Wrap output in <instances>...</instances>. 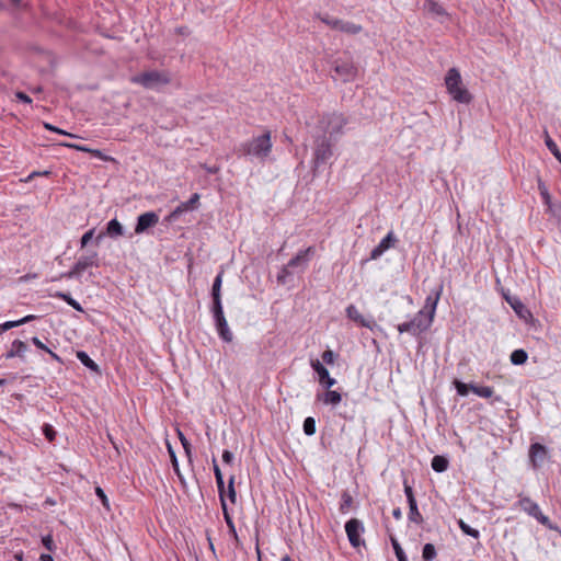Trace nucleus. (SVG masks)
I'll list each match as a JSON object with an SVG mask.
<instances>
[{"label":"nucleus","instance_id":"obj_1","mask_svg":"<svg viewBox=\"0 0 561 561\" xmlns=\"http://www.w3.org/2000/svg\"><path fill=\"white\" fill-rule=\"evenodd\" d=\"M345 124L346 121L341 114L332 113L322 117L318 126L323 131V140L318 145V164L332 157V147L335 145L337 136L342 134Z\"/></svg>","mask_w":561,"mask_h":561},{"label":"nucleus","instance_id":"obj_2","mask_svg":"<svg viewBox=\"0 0 561 561\" xmlns=\"http://www.w3.org/2000/svg\"><path fill=\"white\" fill-rule=\"evenodd\" d=\"M445 84L447 92L458 103L469 104L472 101V95L462 87L461 76L458 69L450 68L445 77Z\"/></svg>","mask_w":561,"mask_h":561},{"label":"nucleus","instance_id":"obj_3","mask_svg":"<svg viewBox=\"0 0 561 561\" xmlns=\"http://www.w3.org/2000/svg\"><path fill=\"white\" fill-rule=\"evenodd\" d=\"M271 131H265L252 140L241 144L238 152L243 156H254L260 159H265L271 153Z\"/></svg>","mask_w":561,"mask_h":561},{"label":"nucleus","instance_id":"obj_4","mask_svg":"<svg viewBox=\"0 0 561 561\" xmlns=\"http://www.w3.org/2000/svg\"><path fill=\"white\" fill-rule=\"evenodd\" d=\"M331 71V76L334 80H340L341 82L346 83L356 79L358 68L354 64L353 58L345 55L333 60Z\"/></svg>","mask_w":561,"mask_h":561},{"label":"nucleus","instance_id":"obj_5","mask_svg":"<svg viewBox=\"0 0 561 561\" xmlns=\"http://www.w3.org/2000/svg\"><path fill=\"white\" fill-rule=\"evenodd\" d=\"M130 81L144 87L145 89L153 90L169 84L171 82V78L168 72L150 70L133 76Z\"/></svg>","mask_w":561,"mask_h":561},{"label":"nucleus","instance_id":"obj_6","mask_svg":"<svg viewBox=\"0 0 561 561\" xmlns=\"http://www.w3.org/2000/svg\"><path fill=\"white\" fill-rule=\"evenodd\" d=\"M516 506H518L523 512L534 517L539 524L547 527L550 530L559 531V527L551 523L548 516L542 514L539 505L534 502L529 496H525L519 494L518 501L516 502Z\"/></svg>","mask_w":561,"mask_h":561},{"label":"nucleus","instance_id":"obj_7","mask_svg":"<svg viewBox=\"0 0 561 561\" xmlns=\"http://www.w3.org/2000/svg\"><path fill=\"white\" fill-rule=\"evenodd\" d=\"M432 322L425 317L424 310H420L412 320L398 324L399 333H410L413 336H420L426 332Z\"/></svg>","mask_w":561,"mask_h":561},{"label":"nucleus","instance_id":"obj_8","mask_svg":"<svg viewBox=\"0 0 561 561\" xmlns=\"http://www.w3.org/2000/svg\"><path fill=\"white\" fill-rule=\"evenodd\" d=\"M99 267L100 260L98 252L93 251L89 255H82L78 259L70 271L62 273L61 277L65 278H78L87 268Z\"/></svg>","mask_w":561,"mask_h":561},{"label":"nucleus","instance_id":"obj_9","mask_svg":"<svg viewBox=\"0 0 561 561\" xmlns=\"http://www.w3.org/2000/svg\"><path fill=\"white\" fill-rule=\"evenodd\" d=\"M364 531V524L357 518H351L345 523V533L347 535V539L351 546L355 549L359 548L360 546H366L365 540L362 538Z\"/></svg>","mask_w":561,"mask_h":561},{"label":"nucleus","instance_id":"obj_10","mask_svg":"<svg viewBox=\"0 0 561 561\" xmlns=\"http://www.w3.org/2000/svg\"><path fill=\"white\" fill-rule=\"evenodd\" d=\"M312 248H308L306 251H300L296 256L289 260L288 264L285 265L277 275L279 284H285L288 275L291 274V270L304 267L309 261V253Z\"/></svg>","mask_w":561,"mask_h":561},{"label":"nucleus","instance_id":"obj_11","mask_svg":"<svg viewBox=\"0 0 561 561\" xmlns=\"http://www.w3.org/2000/svg\"><path fill=\"white\" fill-rule=\"evenodd\" d=\"M403 486H404V494L407 496V501H408V504H409L408 518H409V520L411 523H414L416 525H422L424 523V518H423L422 514L419 511L417 502H416V499L414 496L413 489L408 483V480L403 481Z\"/></svg>","mask_w":561,"mask_h":561},{"label":"nucleus","instance_id":"obj_12","mask_svg":"<svg viewBox=\"0 0 561 561\" xmlns=\"http://www.w3.org/2000/svg\"><path fill=\"white\" fill-rule=\"evenodd\" d=\"M528 457L531 468L538 470L548 460V448L540 443H533L529 447Z\"/></svg>","mask_w":561,"mask_h":561},{"label":"nucleus","instance_id":"obj_13","mask_svg":"<svg viewBox=\"0 0 561 561\" xmlns=\"http://www.w3.org/2000/svg\"><path fill=\"white\" fill-rule=\"evenodd\" d=\"M321 21L323 23H325L327 25H329L333 30H337L343 33H347V34H352V35L358 34L363 30V27L358 24H355V23H352L348 21H343L340 19L325 16V18H322Z\"/></svg>","mask_w":561,"mask_h":561},{"label":"nucleus","instance_id":"obj_14","mask_svg":"<svg viewBox=\"0 0 561 561\" xmlns=\"http://www.w3.org/2000/svg\"><path fill=\"white\" fill-rule=\"evenodd\" d=\"M443 293V284L432 291L425 299V304L422 310H424L425 317L433 323L436 313L437 304Z\"/></svg>","mask_w":561,"mask_h":561},{"label":"nucleus","instance_id":"obj_15","mask_svg":"<svg viewBox=\"0 0 561 561\" xmlns=\"http://www.w3.org/2000/svg\"><path fill=\"white\" fill-rule=\"evenodd\" d=\"M159 221V216L154 211H147L138 216L135 226V233L140 234L149 228L156 226Z\"/></svg>","mask_w":561,"mask_h":561},{"label":"nucleus","instance_id":"obj_16","mask_svg":"<svg viewBox=\"0 0 561 561\" xmlns=\"http://www.w3.org/2000/svg\"><path fill=\"white\" fill-rule=\"evenodd\" d=\"M398 242L393 231H389L388 234L376 245L370 252V260L379 259L387 250L393 248Z\"/></svg>","mask_w":561,"mask_h":561},{"label":"nucleus","instance_id":"obj_17","mask_svg":"<svg viewBox=\"0 0 561 561\" xmlns=\"http://www.w3.org/2000/svg\"><path fill=\"white\" fill-rule=\"evenodd\" d=\"M318 383L325 390L331 389L336 380L330 376L328 368L318 359Z\"/></svg>","mask_w":561,"mask_h":561},{"label":"nucleus","instance_id":"obj_18","mask_svg":"<svg viewBox=\"0 0 561 561\" xmlns=\"http://www.w3.org/2000/svg\"><path fill=\"white\" fill-rule=\"evenodd\" d=\"M221 505V510H222V515H224V519L228 526V529H229V534L232 536L234 542H236V546L238 547L239 543H240V540H239V537H238V534H237V530H236V526H234V523H233V519L228 511V506H227V502L226 500H222V503L220 504Z\"/></svg>","mask_w":561,"mask_h":561},{"label":"nucleus","instance_id":"obj_19","mask_svg":"<svg viewBox=\"0 0 561 561\" xmlns=\"http://www.w3.org/2000/svg\"><path fill=\"white\" fill-rule=\"evenodd\" d=\"M538 190L541 196L543 204L547 206V211L553 214L556 211L557 205L552 204L551 195L541 179H538Z\"/></svg>","mask_w":561,"mask_h":561},{"label":"nucleus","instance_id":"obj_20","mask_svg":"<svg viewBox=\"0 0 561 561\" xmlns=\"http://www.w3.org/2000/svg\"><path fill=\"white\" fill-rule=\"evenodd\" d=\"M213 468H214V474H215L216 483H217V488H218L219 500H220V504H221L222 500H226L225 499L226 489H225L224 476H222V472L217 463L216 458H213Z\"/></svg>","mask_w":561,"mask_h":561},{"label":"nucleus","instance_id":"obj_21","mask_svg":"<svg viewBox=\"0 0 561 561\" xmlns=\"http://www.w3.org/2000/svg\"><path fill=\"white\" fill-rule=\"evenodd\" d=\"M318 401H322L328 405H337L342 401V394L337 390H325V392L320 397L318 396Z\"/></svg>","mask_w":561,"mask_h":561},{"label":"nucleus","instance_id":"obj_22","mask_svg":"<svg viewBox=\"0 0 561 561\" xmlns=\"http://www.w3.org/2000/svg\"><path fill=\"white\" fill-rule=\"evenodd\" d=\"M346 314L351 320L358 323L360 327L371 329V322L365 320V318L360 314L354 305H350L346 308Z\"/></svg>","mask_w":561,"mask_h":561},{"label":"nucleus","instance_id":"obj_23","mask_svg":"<svg viewBox=\"0 0 561 561\" xmlns=\"http://www.w3.org/2000/svg\"><path fill=\"white\" fill-rule=\"evenodd\" d=\"M27 351V345L26 343H24L23 341L21 340H14L12 342V347L9 352H7V354L4 355V357L7 359L9 358H13V357H23V354Z\"/></svg>","mask_w":561,"mask_h":561},{"label":"nucleus","instance_id":"obj_24","mask_svg":"<svg viewBox=\"0 0 561 561\" xmlns=\"http://www.w3.org/2000/svg\"><path fill=\"white\" fill-rule=\"evenodd\" d=\"M77 358L87 368L91 369L96 374H101L99 365L84 351H78Z\"/></svg>","mask_w":561,"mask_h":561},{"label":"nucleus","instance_id":"obj_25","mask_svg":"<svg viewBox=\"0 0 561 561\" xmlns=\"http://www.w3.org/2000/svg\"><path fill=\"white\" fill-rule=\"evenodd\" d=\"M431 466L435 472L442 473L448 469L449 461L445 456L436 455L432 458Z\"/></svg>","mask_w":561,"mask_h":561},{"label":"nucleus","instance_id":"obj_26","mask_svg":"<svg viewBox=\"0 0 561 561\" xmlns=\"http://www.w3.org/2000/svg\"><path fill=\"white\" fill-rule=\"evenodd\" d=\"M222 275H224V272L221 271L214 279V283L211 286L213 302H221Z\"/></svg>","mask_w":561,"mask_h":561},{"label":"nucleus","instance_id":"obj_27","mask_svg":"<svg viewBox=\"0 0 561 561\" xmlns=\"http://www.w3.org/2000/svg\"><path fill=\"white\" fill-rule=\"evenodd\" d=\"M62 146H66V147H69V148H73L76 150H79V151H83V152H90L92 156L96 157V158H100L102 160H111L112 158L105 156L101 150L99 149H90V148H87L84 146H80V145H75V144H67V142H62L61 144Z\"/></svg>","mask_w":561,"mask_h":561},{"label":"nucleus","instance_id":"obj_28","mask_svg":"<svg viewBox=\"0 0 561 561\" xmlns=\"http://www.w3.org/2000/svg\"><path fill=\"white\" fill-rule=\"evenodd\" d=\"M124 233V228L122 226V224L116 219H112L107 222L106 225V234L110 236L111 238H116V237H119V236H123Z\"/></svg>","mask_w":561,"mask_h":561},{"label":"nucleus","instance_id":"obj_29","mask_svg":"<svg viewBox=\"0 0 561 561\" xmlns=\"http://www.w3.org/2000/svg\"><path fill=\"white\" fill-rule=\"evenodd\" d=\"M168 450H169V454H170V459H171V463H172L173 470H174L175 474L178 476L182 486L186 488V481H185L183 474L181 473L176 455H175V453L172 449L170 444H168Z\"/></svg>","mask_w":561,"mask_h":561},{"label":"nucleus","instance_id":"obj_30","mask_svg":"<svg viewBox=\"0 0 561 561\" xmlns=\"http://www.w3.org/2000/svg\"><path fill=\"white\" fill-rule=\"evenodd\" d=\"M53 296L64 300L75 310L83 312L82 306L77 300H75L69 293L56 291Z\"/></svg>","mask_w":561,"mask_h":561},{"label":"nucleus","instance_id":"obj_31","mask_svg":"<svg viewBox=\"0 0 561 561\" xmlns=\"http://www.w3.org/2000/svg\"><path fill=\"white\" fill-rule=\"evenodd\" d=\"M424 10L435 15H447L446 10L438 2L434 0H425L423 4Z\"/></svg>","mask_w":561,"mask_h":561},{"label":"nucleus","instance_id":"obj_32","mask_svg":"<svg viewBox=\"0 0 561 561\" xmlns=\"http://www.w3.org/2000/svg\"><path fill=\"white\" fill-rule=\"evenodd\" d=\"M510 359L513 365H524L528 359V354L525 350L518 348L512 352Z\"/></svg>","mask_w":561,"mask_h":561},{"label":"nucleus","instance_id":"obj_33","mask_svg":"<svg viewBox=\"0 0 561 561\" xmlns=\"http://www.w3.org/2000/svg\"><path fill=\"white\" fill-rule=\"evenodd\" d=\"M470 389L474 394L485 399L491 398L494 393L493 388L489 386H478L474 383H470Z\"/></svg>","mask_w":561,"mask_h":561},{"label":"nucleus","instance_id":"obj_34","mask_svg":"<svg viewBox=\"0 0 561 561\" xmlns=\"http://www.w3.org/2000/svg\"><path fill=\"white\" fill-rule=\"evenodd\" d=\"M199 194L198 193H194L188 201L186 202H183L181 203L178 207L180 209H182V213L184 211H188V210H194L197 208L198 206V203H199Z\"/></svg>","mask_w":561,"mask_h":561},{"label":"nucleus","instance_id":"obj_35","mask_svg":"<svg viewBox=\"0 0 561 561\" xmlns=\"http://www.w3.org/2000/svg\"><path fill=\"white\" fill-rule=\"evenodd\" d=\"M215 324H216V328H217V331H218L219 336H220L225 342H231V341H232V333H231V332H230V330H229V327H228L227 320L221 321V322H217V323H215Z\"/></svg>","mask_w":561,"mask_h":561},{"label":"nucleus","instance_id":"obj_36","mask_svg":"<svg viewBox=\"0 0 561 561\" xmlns=\"http://www.w3.org/2000/svg\"><path fill=\"white\" fill-rule=\"evenodd\" d=\"M545 144L547 146V148L549 149V151L554 156V158L561 162V151L558 147V145L552 140V138L548 135V133H546V137H545Z\"/></svg>","mask_w":561,"mask_h":561},{"label":"nucleus","instance_id":"obj_37","mask_svg":"<svg viewBox=\"0 0 561 561\" xmlns=\"http://www.w3.org/2000/svg\"><path fill=\"white\" fill-rule=\"evenodd\" d=\"M390 541L398 561H408V558L399 541L393 536H390Z\"/></svg>","mask_w":561,"mask_h":561},{"label":"nucleus","instance_id":"obj_38","mask_svg":"<svg viewBox=\"0 0 561 561\" xmlns=\"http://www.w3.org/2000/svg\"><path fill=\"white\" fill-rule=\"evenodd\" d=\"M505 300L510 304V306L515 310L516 313L522 316V312L526 309L525 305L516 297H510L504 295Z\"/></svg>","mask_w":561,"mask_h":561},{"label":"nucleus","instance_id":"obj_39","mask_svg":"<svg viewBox=\"0 0 561 561\" xmlns=\"http://www.w3.org/2000/svg\"><path fill=\"white\" fill-rule=\"evenodd\" d=\"M436 549L433 543H425L422 551L423 561H433L436 558Z\"/></svg>","mask_w":561,"mask_h":561},{"label":"nucleus","instance_id":"obj_40","mask_svg":"<svg viewBox=\"0 0 561 561\" xmlns=\"http://www.w3.org/2000/svg\"><path fill=\"white\" fill-rule=\"evenodd\" d=\"M211 312L214 316L215 323L226 320L221 302H213Z\"/></svg>","mask_w":561,"mask_h":561},{"label":"nucleus","instance_id":"obj_41","mask_svg":"<svg viewBox=\"0 0 561 561\" xmlns=\"http://www.w3.org/2000/svg\"><path fill=\"white\" fill-rule=\"evenodd\" d=\"M458 526L461 529V531L472 538L478 539L480 537V533L478 529H474L470 527L467 523H465L462 519L458 520Z\"/></svg>","mask_w":561,"mask_h":561},{"label":"nucleus","instance_id":"obj_42","mask_svg":"<svg viewBox=\"0 0 561 561\" xmlns=\"http://www.w3.org/2000/svg\"><path fill=\"white\" fill-rule=\"evenodd\" d=\"M179 439L184 448L185 455L187 456L188 460L192 461V445L188 442V439L185 437V435L178 430Z\"/></svg>","mask_w":561,"mask_h":561},{"label":"nucleus","instance_id":"obj_43","mask_svg":"<svg viewBox=\"0 0 561 561\" xmlns=\"http://www.w3.org/2000/svg\"><path fill=\"white\" fill-rule=\"evenodd\" d=\"M353 504V497L352 495L348 493V492H343L342 494V499H341V504H340V511L341 513H346L350 507L352 506Z\"/></svg>","mask_w":561,"mask_h":561},{"label":"nucleus","instance_id":"obj_44","mask_svg":"<svg viewBox=\"0 0 561 561\" xmlns=\"http://www.w3.org/2000/svg\"><path fill=\"white\" fill-rule=\"evenodd\" d=\"M234 479H236V477L233 474L229 478L228 488H227V491L225 493V495L227 494L228 499L230 500V502L232 504H234L236 500H237V492H236V489H234Z\"/></svg>","mask_w":561,"mask_h":561},{"label":"nucleus","instance_id":"obj_45","mask_svg":"<svg viewBox=\"0 0 561 561\" xmlns=\"http://www.w3.org/2000/svg\"><path fill=\"white\" fill-rule=\"evenodd\" d=\"M454 386L456 388V391H457V394L461 396V397H465L469 393V391H471L470 389V383H465L458 379H455L454 380Z\"/></svg>","mask_w":561,"mask_h":561},{"label":"nucleus","instance_id":"obj_46","mask_svg":"<svg viewBox=\"0 0 561 561\" xmlns=\"http://www.w3.org/2000/svg\"><path fill=\"white\" fill-rule=\"evenodd\" d=\"M321 358L324 364L333 365L335 360L339 358V354L334 353L331 350H327L322 353Z\"/></svg>","mask_w":561,"mask_h":561},{"label":"nucleus","instance_id":"obj_47","mask_svg":"<svg viewBox=\"0 0 561 561\" xmlns=\"http://www.w3.org/2000/svg\"><path fill=\"white\" fill-rule=\"evenodd\" d=\"M304 432L307 435L316 433V420L312 416H308L304 422Z\"/></svg>","mask_w":561,"mask_h":561},{"label":"nucleus","instance_id":"obj_48","mask_svg":"<svg viewBox=\"0 0 561 561\" xmlns=\"http://www.w3.org/2000/svg\"><path fill=\"white\" fill-rule=\"evenodd\" d=\"M43 434L48 442H54L56 438V431L50 424H44Z\"/></svg>","mask_w":561,"mask_h":561},{"label":"nucleus","instance_id":"obj_49","mask_svg":"<svg viewBox=\"0 0 561 561\" xmlns=\"http://www.w3.org/2000/svg\"><path fill=\"white\" fill-rule=\"evenodd\" d=\"M95 494L96 496L100 499V501L102 502L103 506L110 511V502H108V499L104 492V490L101 488V486H96L95 488Z\"/></svg>","mask_w":561,"mask_h":561},{"label":"nucleus","instance_id":"obj_50","mask_svg":"<svg viewBox=\"0 0 561 561\" xmlns=\"http://www.w3.org/2000/svg\"><path fill=\"white\" fill-rule=\"evenodd\" d=\"M94 231H95V229L92 228L83 233V236L80 239V248L81 249L85 248L88 245V243L92 240V238L94 236Z\"/></svg>","mask_w":561,"mask_h":561},{"label":"nucleus","instance_id":"obj_51","mask_svg":"<svg viewBox=\"0 0 561 561\" xmlns=\"http://www.w3.org/2000/svg\"><path fill=\"white\" fill-rule=\"evenodd\" d=\"M42 543L43 546L48 550V551H54L56 549V546H55V542H54V539L51 537V535H46L42 538Z\"/></svg>","mask_w":561,"mask_h":561},{"label":"nucleus","instance_id":"obj_52","mask_svg":"<svg viewBox=\"0 0 561 561\" xmlns=\"http://www.w3.org/2000/svg\"><path fill=\"white\" fill-rule=\"evenodd\" d=\"M44 128L47 129V130L54 131V133H58L60 135H66V136H69V137H73L72 134L67 133L66 130L60 129V128H58V127H56V126H54V125H51L49 123H44Z\"/></svg>","mask_w":561,"mask_h":561},{"label":"nucleus","instance_id":"obj_53","mask_svg":"<svg viewBox=\"0 0 561 561\" xmlns=\"http://www.w3.org/2000/svg\"><path fill=\"white\" fill-rule=\"evenodd\" d=\"M19 321H7L4 323H1L0 324V334H3L5 331L12 329V328H15V327H19Z\"/></svg>","mask_w":561,"mask_h":561},{"label":"nucleus","instance_id":"obj_54","mask_svg":"<svg viewBox=\"0 0 561 561\" xmlns=\"http://www.w3.org/2000/svg\"><path fill=\"white\" fill-rule=\"evenodd\" d=\"M15 98L23 103H26V104L32 103V99L25 92L18 91L15 93Z\"/></svg>","mask_w":561,"mask_h":561},{"label":"nucleus","instance_id":"obj_55","mask_svg":"<svg viewBox=\"0 0 561 561\" xmlns=\"http://www.w3.org/2000/svg\"><path fill=\"white\" fill-rule=\"evenodd\" d=\"M182 209H180L179 207H176L174 210H172L168 217L165 218L167 221H173L175 219H178L181 215H182Z\"/></svg>","mask_w":561,"mask_h":561},{"label":"nucleus","instance_id":"obj_56","mask_svg":"<svg viewBox=\"0 0 561 561\" xmlns=\"http://www.w3.org/2000/svg\"><path fill=\"white\" fill-rule=\"evenodd\" d=\"M233 454L230 450L225 449L222 451V461L227 465H231L233 461Z\"/></svg>","mask_w":561,"mask_h":561},{"label":"nucleus","instance_id":"obj_57","mask_svg":"<svg viewBox=\"0 0 561 561\" xmlns=\"http://www.w3.org/2000/svg\"><path fill=\"white\" fill-rule=\"evenodd\" d=\"M31 341L39 350H43L45 352L49 350L37 336L32 337Z\"/></svg>","mask_w":561,"mask_h":561},{"label":"nucleus","instance_id":"obj_58","mask_svg":"<svg viewBox=\"0 0 561 561\" xmlns=\"http://www.w3.org/2000/svg\"><path fill=\"white\" fill-rule=\"evenodd\" d=\"M35 319H36V316H34V314H28V316H25L24 318H22V319H20V320H18V321H19V324H20V325H22V324H25V323H27V322H31V321H33V320H35Z\"/></svg>","mask_w":561,"mask_h":561},{"label":"nucleus","instance_id":"obj_59","mask_svg":"<svg viewBox=\"0 0 561 561\" xmlns=\"http://www.w3.org/2000/svg\"><path fill=\"white\" fill-rule=\"evenodd\" d=\"M175 33L179 34V35H183V36H186L190 34V31L186 26H179L175 28Z\"/></svg>","mask_w":561,"mask_h":561},{"label":"nucleus","instance_id":"obj_60","mask_svg":"<svg viewBox=\"0 0 561 561\" xmlns=\"http://www.w3.org/2000/svg\"><path fill=\"white\" fill-rule=\"evenodd\" d=\"M47 353L50 355V357H51L54 360H56V362H58V363L62 364V359H61V357H60L58 354H56L55 352H53L50 348L47 351Z\"/></svg>","mask_w":561,"mask_h":561},{"label":"nucleus","instance_id":"obj_61","mask_svg":"<svg viewBox=\"0 0 561 561\" xmlns=\"http://www.w3.org/2000/svg\"><path fill=\"white\" fill-rule=\"evenodd\" d=\"M392 516L396 518V519H401L402 518V511L400 507H396L393 511H392Z\"/></svg>","mask_w":561,"mask_h":561},{"label":"nucleus","instance_id":"obj_62","mask_svg":"<svg viewBox=\"0 0 561 561\" xmlns=\"http://www.w3.org/2000/svg\"><path fill=\"white\" fill-rule=\"evenodd\" d=\"M41 561H54V558L51 554L48 553H42L39 557Z\"/></svg>","mask_w":561,"mask_h":561},{"label":"nucleus","instance_id":"obj_63","mask_svg":"<svg viewBox=\"0 0 561 561\" xmlns=\"http://www.w3.org/2000/svg\"><path fill=\"white\" fill-rule=\"evenodd\" d=\"M553 216L558 217L559 220L561 221V204H558L557 207H556V211H553L552 214Z\"/></svg>","mask_w":561,"mask_h":561},{"label":"nucleus","instance_id":"obj_64","mask_svg":"<svg viewBox=\"0 0 561 561\" xmlns=\"http://www.w3.org/2000/svg\"><path fill=\"white\" fill-rule=\"evenodd\" d=\"M207 540H208V543H209V549L215 553V546L211 541V538L209 536H207Z\"/></svg>","mask_w":561,"mask_h":561}]
</instances>
